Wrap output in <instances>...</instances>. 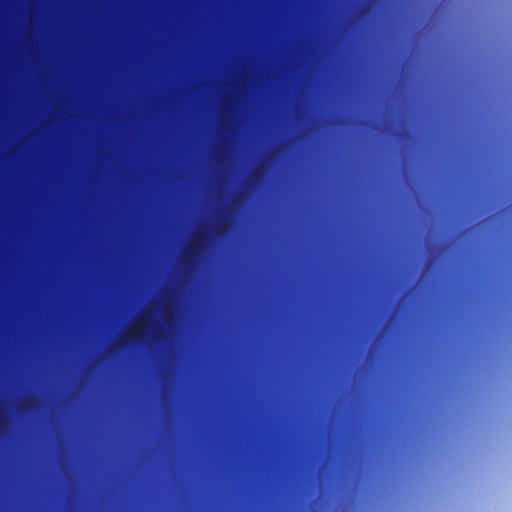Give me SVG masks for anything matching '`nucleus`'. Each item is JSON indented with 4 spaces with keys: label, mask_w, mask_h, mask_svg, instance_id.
Masks as SVG:
<instances>
[{
    "label": "nucleus",
    "mask_w": 512,
    "mask_h": 512,
    "mask_svg": "<svg viewBox=\"0 0 512 512\" xmlns=\"http://www.w3.org/2000/svg\"><path fill=\"white\" fill-rule=\"evenodd\" d=\"M207 239L208 233L205 228H201L195 233L185 254V259L187 262H192L198 258V256L202 253Z\"/></svg>",
    "instance_id": "obj_1"
},
{
    "label": "nucleus",
    "mask_w": 512,
    "mask_h": 512,
    "mask_svg": "<svg viewBox=\"0 0 512 512\" xmlns=\"http://www.w3.org/2000/svg\"><path fill=\"white\" fill-rule=\"evenodd\" d=\"M142 332H143V330H142V326H141V324L139 323V324H137V325L134 327V329H133V331H132V334H133V335H135V336H136V339L140 341V340H142Z\"/></svg>",
    "instance_id": "obj_2"
},
{
    "label": "nucleus",
    "mask_w": 512,
    "mask_h": 512,
    "mask_svg": "<svg viewBox=\"0 0 512 512\" xmlns=\"http://www.w3.org/2000/svg\"><path fill=\"white\" fill-rule=\"evenodd\" d=\"M164 315H165V318L168 319V317L170 315V309L168 306L165 308Z\"/></svg>",
    "instance_id": "obj_3"
}]
</instances>
